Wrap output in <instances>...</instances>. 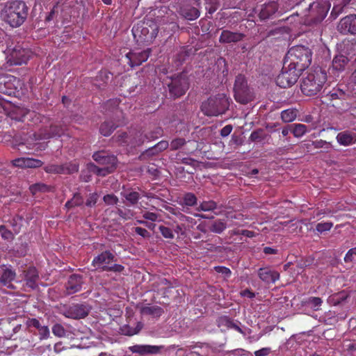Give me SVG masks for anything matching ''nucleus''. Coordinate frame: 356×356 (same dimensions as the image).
<instances>
[{
    "mask_svg": "<svg viewBox=\"0 0 356 356\" xmlns=\"http://www.w3.org/2000/svg\"><path fill=\"white\" fill-rule=\"evenodd\" d=\"M118 127V124H116L113 121H105L101 124L99 132L104 136H108Z\"/></svg>",
    "mask_w": 356,
    "mask_h": 356,
    "instance_id": "33",
    "label": "nucleus"
},
{
    "mask_svg": "<svg viewBox=\"0 0 356 356\" xmlns=\"http://www.w3.org/2000/svg\"><path fill=\"white\" fill-rule=\"evenodd\" d=\"M143 328L141 323L138 322L135 327H132L129 325H124L120 327V332L122 334L127 336H133L137 334Z\"/></svg>",
    "mask_w": 356,
    "mask_h": 356,
    "instance_id": "34",
    "label": "nucleus"
},
{
    "mask_svg": "<svg viewBox=\"0 0 356 356\" xmlns=\"http://www.w3.org/2000/svg\"><path fill=\"white\" fill-rule=\"evenodd\" d=\"M154 290L157 291V289L160 287H165V289H172L173 285L172 282L165 277L159 278L157 282L154 284Z\"/></svg>",
    "mask_w": 356,
    "mask_h": 356,
    "instance_id": "53",
    "label": "nucleus"
},
{
    "mask_svg": "<svg viewBox=\"0 0 356 356\" xmlns=\"http://www.w3.org/2000/svg\"><path fill=\"white\" fill-rule=\"evenodd\" d=\"M149 49L141 51H130L124 56L122 57L121 60L124 63L129 65L131 67H134L145 62L149 57Z\"/></svg>",
    "mask_w": 356,
    "mask_h": 356,
    "instance_id": "11",
    "label": "nucleus"
},
{
    "mask_svg": "<svg viewBox=\"0 0 356 356\" xmlns=\"http://www.w3.org/2000/svg\"><path fill=\"white\" fill-rule=\"evenodd\" d=\"M115 259V255L110 250H105L93 258L91 265L97 270L106 271Z\"/></svg>",
    "mask_w": 356,
    "mask_h": 356,
    "instance_id": "12",
    "label": "nucleus"
},
{
    "mask_svg": "<svg viewBox=\"0 0 356 356\" xmlns=\"http://www.w3.org/2000/svg\"><path fill=\"white\" fill-rule=\"evenodd\" d=\"M342 51L348 56H352L355 54L356 42L354 40H344L341 44Z\"/></svg>",
    "mask_w": 356,
    "mask_h": 356,
    "instance_id": "35",
    "label": "nucleus"
},
{
    "mask_svg": "<svg viewBox=\"0 0 356 356\" xmlns=\"http://www.w3.org/2000/svg\"><path fill=\"white\" fill-rule=\"evenodd\" d=\"M197 197L193 193H186L182 198V205L193 207L197 204Z\"/></svg>",
    "mask_w": 356,
    "mask_h": 356,
    "instance_id": "46",
    "label": "nucleus"
},
{
    "mask_svg": "<svg viewBox=\"0 0 356 356\" xmlns=\"http://www.w3.org/2000/svg\"><path fill=\"white\" fill-rule=\"evenodd\" d=\"M63 168V174H73L79 171V164L76 162H70L62 165Z\"/></svg>",
    "mask_w": 356,
    "mask_h": 356,
    "instance_id": "52",
    "label": "nucleus"
},
{
    "mask_svg": "<svg viewBox=\"0 0 356 356\" xmlns=\"http://www.w3.org/2000/svg\"><path fill=\"white\" fill-rule=\"evenodd\" d=\"M231 99L225 94L211 96L201 104V111L207 116H218L229 109Z\"/></svg>",
    "mask_w": 356,
    "mask_h": 356,
    "instance_id": "5",
    "label": "nucleus"
},
{
    "mask_svg": "<svg viewBox=\"0 0 356 356\" xmlns=\"http://www.w3.org/2000/svg\"><path fill=\"white\" fill-rule=\"evenodd\" d=\"M280 117L284 122H293L297 117V111L292 108L284 110L281 112Z\"/></svg>",
    "mask_w": 356,
    "mask_h": 356,
    "instance_id": "39",
    "label": "nucleus"
},
{
    "mask_svg": "<svg viewBox=\"0 0 356 356\" xmlns=\"http://www.w3.org/2000/svg\"><path fill=\"white\" fill-rule=\"evenodd\" d=\"M162 134V129L161 127H156L154 131L147 134H145V137L147 140H154L159 138V136H161Z\"/></svg>",
    "mask_w": 356,
    "mask_h": 356,
    "instance_id": "62",
    "label": "nucleus"
},
{
    "mask_svg": "<svg viewBox=\"0 0 356 356\" xmlns=\"http://www.w3.org/2000/svg\"><path fill=\"white\" fill-rule=\"evenodd\" d=\"M217 209V203L213 200L203 201L197 208L198 211H211Z\"/></svg>",
    "mask_w": 356,
    "mask_h": 356,
    "instance_id": "45",
    "label": "nucleus"
},
{
    "mask_svg": "<svg viewBox=\"0 0 356 356\" xmlns=\"http://www.w3.org/2000/svg\"><path fill=\"white\" fill-rule=\"evenodd\" d=\"M120 195L131 206L136 205L141 198V195L134 188H124Z\"/></svg>",
    "mask_w": 356,
    "mask_h": 356,
    "instance_id": "28",
    "label": "nucleus"
},
{
    "mask_svg": "<svg viewBox=\"0 0 356 356\" xmlns=\"http://www.w3.org/2000/svg\"><path fill=\"white\" fill-rule=\"evenodd\" d=\"M234 97L235 100L241 104H247L254 99L253 90L248 86V81L243 74L236 76Z\"/></svg>",
    "mask_w": 356,
    "mask_h": 356,
    "instance_id": "7",
    "label": "nucleus"
},
{
    "mask_svg": "<svg viewBox=\"0 0 356 356\" xmlns=\"http://www.w3.org/2000/svg\"><path fill=\"white\" fill-rule=\"evenodd\" d=\"M83 203V196L79 193H75L72 199L67 201L65 204V207L67 209H70L75 207H79L82 205Z\"/></svg>",
    "mask_w": 356,
    "mask_h": 356,
    "instance_id": "38",
    "label": "nucleus"
},
{
    "mask_svg": "<svg viewBox=\"0 0 356 356\" xmlns=\"http://www.w3.org/2000/svg\"><path fill=\"white\" fill-rule=\"evenodd\" d=\"M103 201L107 205H116L119 202V199L115 195L111 193L105 195L103 197Z\"/></svg>",
    "mask_w": 356,
    "mask_h": 356,
    "instance_id": "57",
    "label": "nucleus"
},
{
    "mask_svg": "<svg viewBox=\"0 0 356 356\" xmlns=\"http://www.w3.org/2000/svg\"><path fill=\"white\" fill-rule=\"evenodd\" d=\"M99 195L97 193H90L88 196V198L87 199L86 202V205L88 207H92L95 206L97 200H98Z\"/></svg>",
    "mask_w": 356,
    "mask_h": 356,
    "instance_id": "61",
    "label": "nucleus"
},
{
    "mask_svg": "<svg viewBox=\"0 0 356 356\" xmlns=\"http://www.w3.org/2000/svg\"><path fill=\"white\" fill-rule=\"evenodd\" d=\"M115 212L123 220H131L136 214V212L132 209L124 206L116 207Z\"/></svg>",
    "mask_w": 356,
    "mask_h": 356,
    "instance_id": "30",
    "label": "nucleus"
},
{
    "mask_svg": "<svg viewBox=\"0 0 356 356\" xmlns=\"http://www.w3.org/2000/svg\"><path fill=\"white\" fill-rule=\"evenodd\" d=\"M168 147H170V143L167 140H161L147 152L149 154H155L166 149Z\"/></svg>",
    "mask_w": 356,
    "mask_h": 356,
    "instance_id": "42",
    "label": "nucleus"
},
{
    "mask_svg": "<svg viewBox=\"0 0 356 356\" xmlns=\"http://www.w3.org/2000/svg\"><path fill=\"white\" fill-rule=\"evenodd\" d=\"M312 56V53L308 47L298 45L289 49L284 61L285 65L302 72L311 64Z\"/></svg>",
    "mask_w": 356,
    "mask_h": 356,
    "instance_id": "4",
    "label": "nucleus"
},
{
    "mask_svg": "<svg viewBox=\"0 0 356 356\" xmlns=\"http://www.w3.org/2000/svg\"><path fill=\"white\" fill-rule=\"evenodd\" d=\"M92 159L101 165H106L104 168L99 169L97 174L105 176L112 172L116 168L117 157L113 154H110L105 151H98L93 154Z\"/></svg>",
    "mask_w": 356,
    "mask_h": 356,
    "instance_id": "8",
    "label": "nucleus"
},
{
    "mask_svg": "<svg viewBox=\"0 0 356 356\" xmlns=\"http://www.w3.org/2000/svg\"><path fill=\"white\" fill-rule=\"evenodd\" d=\"M330 6L327 0H309L300 10V16L307 25L319 24L327 16Z\"/></svg>",
    "mask_w": 356,
    "mask_h": 356,
    "instance_id": "2",
    "label": "nucleus"
},
{
    "mask_svg": "<svg viewBox=\"0 0 356 356\" xmlns=\"http://www.w3.org/2000/svg\"><path fill=\"white\" fill-rule=\"evenodd\" d=\"M83 284V276L78 274L71 275L67 283L65 284V289L67 295H72L80 291Z\"/></svg>",
    "mask_w": 356,
    "mask_h": 356,
    "instance_id": "19",
    "label": "nucleus"
},
{
    "mask_svg": "<svg viewBox=\"0 0 356 356\" xmlns=\"http://www.w3.org/2000/svg\"><path fill=\"white\" fill-rule=\"evenodd\" d=\"M337 30L342 34H356V15H349L340 19Z\"/></svg>",
    "mask_w": 356,
    "mask_h": 356,
    "instance_id": "16",
    "label": "nucleus"
},
{
    "mask_svg": "<svg viewBox=\"0 0 356 356\" xmlns=\"http://www.w3.org/2000/svg\"><path fill=\"white\" fill-rule=\"evenodd\" d=\"M29 7L23 1L15 0L7 2L1 11L3 21L13 28L19 27L26 21Z\"/></svg>",
    "mask_w": 356,
    "mask_h": 356,
    "instance_id": "1",
    "label": "nucleus"
},
{
    "mask_svg": "<svg viewBox=\"0 0 356 356\" xmlns=\"http://www.w3.org/2000/svg\"><path fill=\"white\" fill-rule=\"evenodd\" d=\"M259 277L266 283H275L280 279V273L268 267L260 268L258 270Z\"/></svg>",
    "mask_w": 356,
    "mask_h": 356,
    "instance_id": "24",
    "label": "nucleus"
},
{
    "mask_svg": "<svg viewBox=\"0 0 356 356\" xmlns=\"http://www.w3.org/2000/svg\"><path fill=\"white\" fill-rule=\"evenodd\" d=\"M9 115L12 120L22 122L25 121L26 118H37V120H38L40 118V115L34 111H31L26 108L20 107L13 108L10 112Z\"/></svg>",
    "mask_w": 356,
    "mask_h": 356,
    "instance_id": "20",
    "label": "nucleus"
},
{
    "mask_svg": "<svg viewBox=\"0 0 356 356\" xmlns=\"http://www.w3.org/2000/svg\"><path fill=\"white\" fill-rule=\"evenodd\" d=\"M159 29L156 22L147 19L134 26L132 33L135 38H138V42L149 44L157 36Z\"/></svg>",
    "mask_w": 356,
    "mask_h": 356,
    "instance_id": "6",
    "label": "nucleus"
},
{
    "mask_svg": "<svg viewBox=\"0 0 356 356\" xmlns=\"http://www.w3.org/2000/svg\"><path fill=\"white\" fill-rule=\"evenodd\" d=\"M226 227L227 226L225 222L220 220H218L212 223L210 227V230L213 232L220 234L226 229Z\"/></svg>",
    "mask_w": 356,
    "mask_h": 356,
    "instance_id": "51",
    "label": "nucleus"
},
{
    "mask_svg": "<svg viewBox=\"0 0 356 356\" xmlns=\"http://www.w3.org/2000/svg\"><path fill=\"white\" fill-rule=\"evenodd\" d=\"M300 74V71L284 63L282 71L276 78V83L282 88L291 87L297 82Z\"/></svg>",
    "mask_w": 356,
    "mask_h": 356,
    "instance_id": "9",
    "label": "nucleus"
},
{
    "mask_svg": "<svg viewBox=\"0 0 356 356\" xmlns=\"http://www.w3.org/2000/svg\"><path fill=\"white\" fill-rule=\"evenodd\" d=\"M310 146H314L316 149L323 148L325 152H328L331 148L332 145L330 142H327L322 139L312 141L311 143L307 144V147L309 148Z\"/></svg>",
    "mask_w": 356,
    "mask_h": 356,
    "instance_id": "41",
    "label": "nucleus"
},
{
    "mask_svg": "<svg viewBox=\"0 0 356 356\" xmlns=\"http://www.w3.org/2000/svg\"><path fill=\"white\" fill-rule=\"evenodd\" d=\"M89 310L82 304H75L67 307L63 315L69 318L80 319L83 318L88 315Z\"/></svg>",
    "mask_w": 356,
    "mask_h": 356,
    "instance_id": "17",
    "label": "nucleus"
},
{
    "mask_svg": "<svg viewBox=\"0 0 356 356\" xmlns=\"http://www.w3.org/2000/svg\"><path fill=\"white\" fill-rule=\"evenodd\" d=\"M187 141L184 138H176L171 140L170 143V149L171 151H176L183 148H186L185 145Z\"/></svg>",
    "mask_w": 356,
    "mask_h": 356,
    "instance_id": "44",
    "label": "nucleus"
},
{
    "mask_svg": "<svg viewBox=\"0 0 356 356\" xmlns=\"http://www.w3.org/2000/svg\"><path fill=\"white\" fill-rule=\"evenodd\" d=\"M11 56L13 58L15 65H22L29 60L31 51L27 49L16 47L13 50Z\"/></svg>",
    "mask_w": 356,
    "mask_h": 356,
    "instance_id": "23",
    "label": "nucleus"
},
{
    "mask_svg": "<svg viewBox=\"0 0 356 356\" xmlns=\"http://www.w3.org/2000/svg\"><path fill=\"white\" fill-rule=\"evenodd\" d=\"M263 133L264 131L262 129H257L256 131H252L250 136V140H252V142L261 141L264 138Z\"/></svg>",
    "mask_w": 356,
    "mask_h": 356,
    "instance_id": "59",
    "label": "nucleus"
},
{
    "mask_svg": "<svg viewBox=\"0 0 356 356\" xmlns=\"http://www.w3.org/2000/svg\"><path fill=\"white\" fill-rule=\"evenodd\" d=\"M131 143L134 146H139L143 144L146 139L145 135L143 136L140 131H136L134 135H132Z\"/></svg>",
    "mask_w": 356,
    "mask_h": 356,
    "instance_id": "54",
    "label": "nucleus"
},
{
    "mask_svg": "<svg viewBox=\"0 0 356 356\" xmlns=\"http://www.w3.org/2000/svg\"><path fill=\"white\" fill-rule=\"evenodd\" d=\"M308 1L309 0H284V8L287 10L296 8V14L300 16V10L304 8V5H306Z\"/></svg>",
    "mask_w": 356,
    "mask_h": 356,
    "instance_id": "32",
    "label": "nucleus"
},
{
    "mask_svg": "<svg viewBox=\"0 0 356 356\" xmlns=\"http://www.w3.org/2000/svg\"><path fill=\"white\" fill-rule=\"evenodd\" d=\"M65 131L61 125L51 124L49 127L40 129L38 133L33 134L35 140H47L54 137H60Z\"/></svg>",
    "mask_w": 356,
    "mask_h": 356,
    "instance_id": "15",
    "label": "nucleus"
},
{
    "mask_svg": "<svg viewBox=\"0 0 356 356\" xmlns=\"http://www.w3.org/2000/svg\"><path fill=\"white\" fill-rule=\"evenodd\" d=\"M292 134L296 138H300L307 132V127L303 124H292Z\"/></svg>",
    "mask_w": 356,
    "mask_h": 356,
    "instance_id": "40",
    "label": "nucleus"
},
{
    "mask_svg": "<svg viewBox=\"0 0 356 356\" xmlns=\"http://www.w3.org/2000/svg\"><path fill=\"white\" fill-rule=\"evenodd\" d=\"M21 276L25 282L26 286L31 289L38 288V282L40 280L39 272L33 266L25 267L21 270Z\"/></svg>",
    "mask_w": 356,
    "mask_h": 356,
    "instance_id": "13",
    "label": "nucleus"
},
{
    "mask_svg": "<svg viewBox=\"0 0 356 356\" xmlns=\"http://www.w3.org/2000/svg\"><path fill=\"white\" fill-rule=\"evenodd\" d=\"M196 149V148H193L192 149H190L188 148H184V151L182 152H179L177 154H176V159L177 160V162L179 163H183V164H185V165H192L193 166L194 165V163L195 162V160L192 159V158H188V157H182L181 155L183 154H192L194 152V151Z\"/></svg>",
    "mask_w": 356,
    "mask_h": 356,
    "instance_id": "31",
    "label": "nucleus"
},
{
    "mask_svg": "<svg viewBox=\"0 0 356 356\" xmlns=\"http://www.w3.org/2000/svg\"><path fill=\"white\" fill-rule=\"evenodd\" d=\"M168 86L170 97L176 99L186 93L189 88V82L185 75L179 74L172 77Z\"/></svg>",
    "mask_w": 356,
    "mask_h": 356,
    "instance_id": "10",
    "label": "nucleus"
},
{
    "mask_svg": "<svg viewBox=\"0 0 356 356\" xmlns=\"http://www.w3.org/2000/svg\"><path fill=\"white\" fill-rule=\"evenodd\" d=\"M348 63V58L343 55L336 56L332 60V67L337 71L343 70Z\"/></svg>",
    "mask_w": 356,
    "mask_h": 356,
    "instance_id": "36",
    "label": "nucleus"
},
{
    "mask_svg": "<svg viewBox=\"0 0 356 356\" xmlns=\"http://www.w3.org/2000/svg\"><path fill=\"white\" fill-rule=\"evenodd\" d=\"M177 218L180 222H182L183 225H185L186 224H187L188 225H195L196 221L194 218L189 217V216H186L181 212H177Z\"/></svg>",
    "mask_w": 356,
    "mask_h": 356,
    "instance_id": "55",
    "label": "nucleus"
},
{
    "mask_svg": "<svg viewBox=\"0 0 356 356\" xmlns=\"http://www.w3.org/2000/svg\"><path fill=\"white\" fill-rule=\"evenodd\" d=\"M178 13L183 18L190 21L197 19L200 15L199 9L188 3L181 4Z\"/></svg>",
    "mask_w": 356,
    "mask_h": 356,
    "instance_id": "21",
    "label": "nucleus"
},
{
    "mask_svg": "<svg viewBox=\"0 0 356 356\" xmlns=\"http://www.w3.org/2000/svg\"><path fill=\"white\" fill-rule=\"evenodd\" d=\"M333 226V223L330 222H319L316 226V229L318 232L323 233L329 231Z\"/></svg>",
    "mask_w": 356,
    "mask_h": 356,
    "instance_id": "60",
    "label": "nucleus"
},
{
    "mask_svg": "<svg viewBox=\"0 0 356 356\" xmlns=\"http://www.w3.org/2000/svg\"><path fill=\"white\" fill-rule=\"evenodd\" d=\"M140 312L143 316L159 318L164 313V310L159 306L147 304L140 307Z\"/></svg>",
    "mask_w": 356,
    "mask_h": 356,
    "instance_id": "27",
    "label": "nucleus"
},
{
    "mask_svg": "<svg viewBox=\"0 0 356 356\" xmlns=\"http://www.w3.org/2000/svg\"><path fill=\"white\" fill-rule=\"evenodd\" d=\"M232 321L233 320L231 318L227 316H222L217 319V324L218 326L222 329L229 330Z\"/></svg>",
    "mask_w": 356,
    "mask_h": 356,
    "instance_id": "49",
    "label": "nucleus"
},
{
    "mask_svg": "<svg viewBox=\"0 0 356 356\" xmlns=\"http://www.w3.org/2000/svg\"><path fill=\"white\" fill-rule=\"evenodd\" d=\"M204 2L205 9L208 13L212 15L214 13L219 6V0H203Z\"/></svg>",
    "mask_w": 356,
    "mask_h": 356,
    "instance_id": "48",
    "label": "nucleus"
},
{
    "mask_svg": "<svg viewBox=\"0 0 356 356\" xmlns=\"http://www.w3.org/2000/svg\"><path fill=\"white\" fill-rule=\"evenodd\" d=\"M337 142L343 146H348L356 142V134L349 131L339 133L337 136Z\"/></svg>",
    "mask_w": 356,
    "mask_h": 356,
    "instance_id": "29",
    "label": "nucleus"
},
{
    "mask_svg": "<svg viewBox=\"0 0 356 356\" xmlns=\"http://www.w3.org/2000/svg\"><path fill=\"white\" fill-rule=\"evenodd\" d=\"M52 332L55 336L58 337H63L66 334L64 327L59 323H56L52 327Z\"/></svg>",
    "mask_w": 356,
    "mask_h": 356,
    "instance_id": "58",
    "label": "nucleus"
},
{
    "mask_svg": "<svg viewBox=\"0 0 356 356\" xmlns=\"http://www.w3.org/2000/svg\"><path fill=\"white\" fill-rule=\"evenodd\" d=\"M245 36L242 33L223 30L220 35L219 42L222 44L236 43L243 40Z\"/></svg>",
    "mask_w": 356,
    "mask_h": 356,
    "instance_id": "22",
    "label": "nucleus"
},
{
    "mask_svg": "<svg viewBox=\"0 0 356 356\" xmlns=\"http://www.w3.org/2000/svg\"><path fill=\"white\" fill-rule=\"evenodd\" d=\"M12 165L19 168H38L43 164V161L40 159L31 157H19L11 161Z\"/></svg>",
    "mask_w": 356,
    "mask_h": 356,
    "instance_id": "18",
    "label": "nucleus"
},
{
    "mask_svg": "<svg viewBox=\"0 0 356 356\" xmlns=\"http://www.w3.org/2000/svg\"><path fill=\"white\" fill-rule=\"evenodd\" d=\"M29 191L32 195H35L39 192L46 193L50 191V186L43 183H36L29 186Z\"/></svg>",
    "mask_w": 356,
    "mask_h": 356,
    "instance_id": "43",
    "label": "nucleus"
},
{
    "mask_svg": "<svg viewBox=\"0 0 356 356\" xmlns=\"http://www.w3.org/2000/svg\"><path fill=\"white\" fill-rule=\"evenodd\" d=\"M163 348V346H162L134 345L129 347V350L133 353H138L140 355L158 354Z\"/></svg>",
    "mask_w": 356,
    "mask_h": 356,
    "instance_id": "25",
    "label": "nucleus"
},
{
    "mask_svg": "<svg viewBox=\"0 0 356 356\" xmlns=\"http://www.w3.org/2000/svg\"><path fill=\"white\" fill-rule=\"evenodd\" d=\"M278 7V3L275 1L264 4L259 13L260 19L266 20L270 18L277 11Z\"/></svg>",
    "mask_w": 356,
    "mask_h": 356,
    "instance_id": "26",
    "label": "nucleus"
},
{
    "mask_svg": "<svg viewBox=\"0 0 356 356\" xmlns=\"http://www.w3.org/2000/svg\"><path fill=\"white\" fill-rule=\"evenodd\" d=\"M305 303L309 305L314 310L318 311L320 309L323 300L318 297H309L305 301Z\"/></svg>",
    "mask_w": 356,
    "mask_h": 356,
    "instance_id": "47",
    "label": "nucleus"
},
{
    "mask_svg": "<svg viewBox=\"0 0 356 356\" xmlns=\"http://www.w3.org/2000/svg\"><path fill=\"white\" fill-rule=\"evenodd\" d=\"M327 81V74L321 69L309 70L302 74L300 90L306 96L317 95Z\"/></svg>",
    "mask_w": 356,
    "mask_h": 356,
    "instance_id": "3",
    "label": "nucleus"
},
{
    "mask_svg": "<svg viewBox=\"0 0 356 356\" xmlns=\"http://www.w3.org/2000/svg\"><path fill=\"white\" fill-rule=\"evenodd\" d=\"M159 229L161 234V235L167 239H173L175 238V235L173 233V230L170 227H165L163 225H160L159 227Z\"/></svg>",
    "mask_w": 356,
    "mask_h": 356,
    "instance_id": "56",
    "label": "nucleus"
},
{
    "mask_svg": "<svg viewBox=\"0 0 356 356\" xmlns=\"http://www.w3.org/2000/svg\"><path fill=\"white\" fill-rule=\"evenodd\" d=\"M40 339H47L49 336V330L46 325H41L38 329Z\"/></svg>",
    "mask_w": 356,
    "mask_h": 356,
    "instance_id": "64",
    "label": "nucleus"
},
{
    "mask_svg": "<svg viewBox=\"0 0 356 356\" xmlns=\"http://www.w3.org/2000/svg\"><path fill=\"white\" fill-rule=\"evenodd\" d=\"M44 170L49 174H63L64 172L62 165L48 164L44 168Z\"/></svg>",
    "mask_w": 356,
    "mask_h": 356,
    "instance_id": "50",
    "label": "nucleus"
},
{
    "mask_svg": "<svg viewBox=\"0 0 356 356\" xmlns=\"http://www.w3.org/2000/svg\"><path fill=\"white\" fill-rule=\"evenodd\" d=\"M0 233L3 238L6 240L13 239V233L7 229L4 225L0 226Z\"/></svg>",
    "mask_w": 356,
    "mask_h": 356,
    "instance_id": "63",
    "label": "nucleus"
},
{
    "mask_svg": "<svg viewBox=\"0 0 356 356\" xmlns=\"http://www.w3.org/2000/svg\"><path fill=\"white\" fill-rule=\"evenodd\" d=\"M15 270L10 265H0V286L14 289L13 282L16 277Z\"/></svg>",
    "mask_w": 356,
    "mask_h": 356,
    "instance_id": "14",
    "label": "nucleus"
},
{
    "mask_svg": "<svg viewBox=\"0 0 356 356\" xmlns=\"http://www.w3.org/2000/svg\"><path fill=\"white\" fill-rule=\"evenodd\" d=\"M323 92L325 93L326 97L330 101L342 99L345 96V92L339 88H334L329 91H327V88H325Z\"/></svg>",
    "mask_w": 356,
    "mask_h": 356,
    "instance_id": "37",
    "label": "nucleus"
}]
</instances>
